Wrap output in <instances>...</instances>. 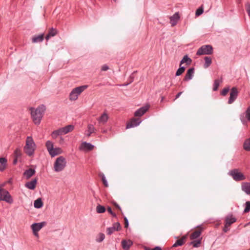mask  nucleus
<instances>
[{
  "label": "nucleus",
  "instance_id": "obj_1",
  "mask_svg": "<svg viewBox=\"0 0 250 250\" xmlns=\"http://www.w3.org/2000/svg\"><path fill=\"white\" fill-rule=\"evenodd\" d=\"M30 110L34 123L36 125H39L45 110V106L44 105H41L36 109L31 107Z\"/></svg>",
  "mask_w": 250,
  "mask_h": 250
},
{
  "label": "nucleus",
  "instance_id": "obj_2",
  "mask_svg": "<svg viewBox=\"0 0 250 250\" xmlns=\"http://www.w3.org/2000/svg\"><path fill=\"white\" fill-rule=\"evenodd\" d=\"M36 148V145L33 138L31 136H28L26 140V144L24 147L25 153L28 156L33 155Z\"/></svg>",
  "mask_w": 250,
  "mask_h": 250
},
{
  "label": "nucleus",
  "instance_id": "obj_3",
  "mask_svg": "<svg viewBox=\"0 0 250 250\" xmlns=\"http://www.w3.org/2000/svg\"><path fill=\"white\" fill-rule=\"evenodd\" d=\"M88 87L87 85L77 87L74 88L69 94V100L70 101H76L79 96Z\"/></svg>",
  "mask_w": 250,
  "mask_h": 250
},
{
  "label": "nucleus",
  "instance_id": "obj_4",
  "mask_svg": "<svg viewBox=\"0 0 250 250\" xmlns=\"http://www.w3.org/2000/svg\"><path fill=\"white\" fill-rule=\"evenodd\" d=\"M66 165V159L63 156L57 158L54 164V171L60 172L64 169Z\"/></svg>",
  "mask_w": 250,
  "mask_h": 250
},
{
  "label": "nucleus",
  "instance_id": "obj_5",
  "mask_svg": "<svg viewBox=\"0 0 250 250\" xmlns=\"http://www.w3.org/2000/svg\"><path fill=\"white\" fill-rule=\"evenodd\" d=\"M213 53V48L210 45H204L200 47L196 52V55H211Z\"/></svg>",
  "mask_w": 250,
  "mask_h": 250
},
{
  "label": "nucleus",
  "instance_id": "obj_6",
  "mask_svg": "<svg viewBox=\"0 0 250 250\" xmlns=\"http://www.w3.org/2000/svg\"><path fill=\"white\" fill-rule=\"evenodd\" d=\"M229 174L235 181H241L246 179V176L238 169H233L229 171Z\"/></svg>",
  "mask_w": 250,
  "mask_h": 250
},
{
  "label": "nucleus",
  "instance_id": "obj_7",
  "mask_svg": "<svg viewBox=\"0 0 250 250\" xmlns=\"http://www.w3.org/2000/svg\"><path fill=\"white\" fill-rule=\"evenodd\" d=\"M0 201H4L9 204H11L13 202L9 192L3 188L0 189Z\"/></svg>",
  "mask_w": 250,
  "mask_h": 250
},
{
  "label": "nucleus",
  "instance_id": "obj_8",
  "mask_svg": "<svg viewBox=\"0 0 250 250\" xmlns=\"http://www.w3.org/2000/svg\"><path fill=\"white\" fill-rule=\"evenodd\" d=\"M46 224L45 222H42L40 223H34L31 225V228L33 230V234L38 236V231Z\"/></svg>",
  "mask_w": 250,
  "mask_h": 250
},
{
  "label": "nucleus",
  "instance_id": "obj_9",
  "mask_svg": "<svg viewBox=\"0 0 250 250\" xmlns=\"http://www.w3.org/2000/svg\"><path fill=\"white\" fill-rule=\"evenodd\" d=\"M238 95V91L237 88L235 87H233L230 90V97L228 100V104H231L233 103L237 99Z\"/></svg>",
  "mask_w": 250,
  "mask_h": 250
},
{
  "label": "nucleus",
  "instance_id": "obj_10",
  "mask_svg": "<svg viewBox=\"0 0 250 250\" xmlns=\"http://www.w3.org/2000/svg\"><path fill=\"white\" fill-rule=\"evenodd\" d=\"M121 227L119 222L113 224L112 227L107 228L106 233L107 235H110L115 231H119L121 229Z\"/></svg>",
  "mask_w": 250,
  "mask_h": 250
},
{
  "label": "nucleus",
  "instance_id": "obj_11",
  "mask_svg": "<svg viewBox=\"0 0 250 250\" xmlns=\"http://www.w3.org/2000/svg\"><path fill=\"white\" fill-rule=\"evenodd\" d=\"M246 119L244 117V114L240 115V120L243 125L247 124V121L250 122V105L247 108L245 112Z\"/></svg>",
  "mask_w": 250,
  "mask_h": 250
},
{
  "label": "nucleus",
  "instance_id": "obj_12",
  "mask_svg": "<svg viewBox=\"0 0 250 250\" xmlns=\"http://www.w3.org/2000/svg\"><path fill=\"white\" fill-rule=\"evenodd\" d=\"M141 122L139 118H132L126 125V128L133 127L138 125Z\"/></svg>",
  "mask_w": 250,
  "mask_h": 250
},
{
  "label": "nucleus",
  "instance_id": "obj_13",
  "mask_svg": "<svg viewBox=\"0 0 250 250\" xmlns=\"http://www.w3.org/2000/svg\"><path fill=\"white\" fill-rule=\"evenodd\" d=\"M149 108V105H148L140 108L135 112L134 116L135 117H141L148 110Z\"/></svg>",
  "mask_w": 250,
  "mask_h": 250
},
{
  "label": "nucleus",
  "instance_id": "obj_14",
  "mask_svg": "<svg viewBox=\"0 0 250 250\" xmlns=\"http://www.w3.org/2000/svg\"><path fill=\"white\" fill-rule=\"evenodd\" d=\"M75 127L72 125H67L64 127L60 128L62 135H65L69 132L72 131Z\"/></svg>",
  "mask_w": 250,
  "mask_h": 250
},
{
  "label": "nucleus",
  "instance_id": "obj_15",
  "mask_svg": "<svg viewBox=\"0 0 250 250\" xmlns=\"http://www.w3.org/2000/svg\"><path fill=\"white\" fill-rule=\"evenodd\" d=\"M37 183V179L35 178L32 180L31 181L27 182L25 186L26 188L29 189L34 190L36 188V185Z\"/></svg>",
  "mask_w": 250,
  "mask_h": 250
},
{
  "label": "nucleus",
  "instance_id": "obj_16",
  "mask_svg": "<svg viewBox=\"0 0 250 250\" xmlns=\"http://www.w3.org/2000/svg\"><path fill=\"white\" fill-rule=\"evenodd\" d=\"M194 73V68L193 67L190 68L187 72V73L184 78V81H188L191 80L193 76Z\"/></svg>",
  "mask_w": 250,
  "mask_h": 250
},
{
  "label": "nucleus",
  "instance_id": "obj_17",
  "mask_svg": "<svg viewBox=\"0 0 250 250\" xmlns=\"http://www.w3.org/2000/svg\"><path fill=\"white\" fill-rule=\"evenodd\" d=\"M170 22L172 26H175L178 21L180 19V16L178 12H176L172 16L170 17Z\"/></svg>",
  "mask_w": 250,
  "mask_h": 250
},
{
  "label": "nucleus",
  "instance_id": "obj_18",
  "mask_svg": "<svg viewBox=\"0 0 250 250\" xmlns=\"http://www.w3.org/2000/svg\"><path fill=\"white\" fill-rule=\"evenodd\" d=\"M94 146L90 143L83 142L81 145L80 149L85 150H91L93 149Z\"/></svg>",
  "mask_w": 250,
  "mask_h": 250
},
{
  "label": "nucleus",
  "instance_id": "obj_19",
  "mask_svg": "<svg viewBox=\"0 0 250 250\" xmlns=\"http://www.w3.org/2000/svg\"><path fill=\"white\" fill-rule=\"evenodd\" d=\"M35 170L32 168H29L28 169L26 170L23 172V176L26 178V179H29L32 176H33L35 174Z\"/></svg>",
  "mask_w": 250,
  "mask_h": 250
},
{
  "label": "nucleus",
  "instance_id": "obj_20",
  "mask_svg": "<svg viewBox=\"0 0 250 250\" xmlns=\"http://www.w3.org/2000/svg\"><path fill=\"white\" fill-rule=\"evenodd\" d=\"M187 238V235L183 236L181 239L177 240L175 243L173 245L172 247H177L178 246H181L186 242Z\"/></svg>",
  "mask_w": 250,
  "mask_h": 250
},
{
  "label": "nucleus",
  "instance_id": "obj_21",
  "mask_svg": "<svg viewBox=\"0 0 250 250\" xmlns=\"http://www.w3.org/2000/svg\"><path fill=\"white\" fill-rule=\"evenodd\" d=\"M58 33L57 30L54 28H51L49 29L48 34L46 35L45 37V39L46 41H48L51 37H54L56 36Z\"/></svg>",
  "mask_w": 250,
  "mask_h": 250
},
{
  "label": "nucleus",
  "instance_id": "obj_22",
  "mask_svg": "<svg viewBox=\"0 0 250 250\" xmlns=\"http://www.w3.org/2000/svg\"><path fill=\"white\" fill-rule=\"evenodd\" d=\"M122 245L124 250H128L130 246L132 245V242L130 240H123L122 241Z\"/></svg>",
  "mask_w": 250,
  "mask_h": 250
},
{
  "label": "nucleus",
  "instance_id": "obj_23",
  "mask_svg": "<svg viewBox=\"0 0 250 250\" xmlns=\"http://www.w3.org/2000/svg\"><path fill=\"white\" fill-rule=\"evenodd\" d=\"M202 230H203L202 228H200V229L195 230L190 235V239L194 240V239L198 238L200 236Z\"/></svg>",
  "mask_w": 250,
  "mask_h": 250
},
{
  "label": "nucleus",
  "instance_id": "obj_24",
  "mask_svg": "<svg viewBox=\"0 0 250 250\" xmlns=\"http://www.w3.org/2000/svg\"><path fill=\"white\" fill-rule=\"evenodd\" d=\"M44 39V34H42L39 35L34 36L32 39V42L33 43L41 42L43 41Z\"/></svg>",
  "mask_w": 250,
  "mask_h": 250
},
{
  "label": "nucleus",
  "instance_id": "obj_25",
  "mask_svg": "<svg viewBox=\"0 0 250 250\" xmlns=\"http://www.w3.org/2000/svg\"><path fill=\"white\" fill-rule=\"evenodd\" d=\"M62 150L61 148L59 147L53 148L52 150L49 152V154L52 157H54L59 154H61Z\"/></svg>",
  "mask_w": 250,
  "mask_h": 250
},
{
  "label": "nucleus",
  "instance_id": "obj_26",
  "mask_svg": "<svg viewBox=\"0 0 250 250\" xmlns=\"http://www.w3.org/2000/svg\"><path fill=\"white\" fill-rule=\"evenodd\" d=\"M242 189L247 194L250 195V183H243L242 184Z\"/></svg>",
  "mask_w": 250,
  "mask_h": 250
},
{
  "label": "nucleus",
  "instance_id": "obj_27",
  "mask_svg": "<svg viewBox=\"0 0 250 250\" xmlns=\"http://www.w3.org/2000/svg\"><path fill=\"white\" fill-rule=\"evenodd\" d=\"M236 219L233 217L232 215L228 216L226 218L225 222L226 224L229 227L233 223L235 222Z\"/></svg>",
  "mask_w": 250,
  "mask_h": 250
},
{
  "label": "nucleus",
  "instance_id": "obj_28",
  "mask_svg": "<svg viewBox=\"0 0 250 250\" xmlns=\"http://www.w3.org/2000/svg\"><path fill=\"white\" fill-rule=\"evenodd\" d=\"M108 116L106 113H104L98 119L100 123L105 124L107 122Z\"/></svg>",
  "mask_w": 250,
  "mask_h": 250
},
{
  "label": "nucleus",
  "instance_id": "obj_29",
  "mask_svg": "<svg viewBox=\"0 0 250 250\" xmlns=\"http://www.w3.org/2000/svg\"><path fill=\"white\" fill-rule=\"evenodd\" d=\"M192 60L189 58L187 55H185L180 62V65L181 66L184 63H186L187 65L190 64Z\"/></svg>",
  "mask_w": 250,
  "mask_h": 250
},
{
  "label": "nucleus",
  "instance_id": "obj_30",
  "mask_svg": "<svg viewBox=\"0 0 250 250\" xmlns=\"http://www.w3.org/2000/svg\"><path fill=\"white\" fill-rule=\"evenodd\" d=\"M96 130V128L94 127L93 125L89 124L87 125V132L88 133L86 134V136L88 137L90 136L91 134L94 133Z\"/></svg>",
  "mask_w": 250,
  "mask_h": 250
},
{
  "label": "nucleus",
  "instance_id": "obj_31",
  "mask_svg": "<svg viewBox=\"0 0 250 250\" xmlns=\"http://www.w3.org/2000/svg\"><path fill=\"white\" fill-rule=\"evenodd\" d=\"M62 133L61 132V130L60 128H59L58 129L55 130L53 131L52 133L51 134V136L52 138L56 139L57 138L58 136L62 135Z\"/></svg>",
  "mask_w": 250,
  "mask_h": 250
},
{
  "label": "nucleus",
  "instance_id": "obj_32",
  "mask_svg": "<svg viewBox=\"0 0 250 250\" xmlns=\"http://www.w3.org/2000/svg\"><path fill=\"white\" fill-rule=\"evenodd\" d=\"M244 149L248 151H250V137L246 139L243 144Z\"/></svg>",
  "mask_w": 250,
  "mask_h": 250
},
{
  "label": "nucleus",
  "instance_id": "obj_33",
  "mask_svg": "<svg viewBox=\"0 0 250 250\" xmlns=\"http://www.w3.org/2000/svg\"><path fill=\"white\" fill-rule=\"evenodd\" d=\"M34 207L37 208H40L43 206V203L41 198H38L35 201L34 204Z\"/></svg>",
  "mask_w": 250,
  "mask_h": 250
},
{
  "label": "nucleus",
  "instance_id": "obj_34",
  "mask_svg": "<svg viewBox=\"0 0 250 250\" xmlns=\"http://www.w3.org/2000/svg\"><path fill=\"white\" fill-rule=\"evenodd\" d=\"M204 60L205 62L204 65V68H207L211 64L212 62L211 59L209 57H205Z\"/></svg>",
  "mask_w": 250,
  "mask_h": 250
},
{
  "label": "nucleus",
  "instance_id": "obj_35",
  "mask_svg": "<svg viewBox=\"0 0 250 250\" xmlns=\"http://www.w3.org/2000/svg\"><path fill=\"white\" fill-rule=\"evenodd\" d=\"M45 146L46 148L49 152L52 150V149L54 148L53 143L50 141H47L45 143Z\"/></svg>",
  "mask_w": 250,
  "mask_h": 250
},
{
  "label": "nucleus",
  "instance_id": "obj_36",
  "mask_svg": "<svg viewBox=\"0 0 250 250\" xmlns=\"http://www.w3.org/2000/svg\"><path fill=\"white\" fill-rule=\"evenodd\" d=\"M96 211L98 213H102L105 211V208L103 206L98 205L96 207Z\"/></svg>",
  "mask_w": 250,
  "mask_h": 250
},
{
  "label": "nucleus",
  "instance_id": "obj_37",
  "mask_svg": "<svg viewBox=\"0 0 250 250\" xmlns=\"http://www.w3.org/2000/svg\"><path fill=\"white\" fill-rule=\"evenodd\" d=\"M221 81L218 80L216 79L214 80V83H213V91H217L218 90L219 84L220 83Z\"/></svg>",
  "mask_w": 250,
  "mask_h": 250
},
{
  "label": "nucleus",
  "instance_id": "obj_38",
  "mask_svg": "<svg viewBox=\"0 0 250 250\" xmlns=\"http://www.w3.org/2000/svg\"><path fill=\"white\" fill-rule=\"evenodd\" d=\"M185 70V67L180 65L179 68L177 70L175 75L178 76L181 75Z\"/></svg>",
  "mask_w": 250,
  "mask_h": 250
},
{
  "label": "nucleus",
  "instance_id": "obj_39",
  "mask_svg": "<svg viewBox=\"0 0 250 250\" xmlns=\"http://www.w3.org/2000/svg\"><path fill=\"white\" fill-rule=\"evenodd\" d=\"M201 243V240L199 239L191 242L190 244L192 245L193 247L198 248L200 246Z\"/></svg>",
  "mask_w": 250,
  "mask_h": 250
},
{
  "label": "nucleus",
  "instance_id": "obj_40",
  "mask_svg": "<svg viewBox=\"0 0 250 250\" xmlns=\"http://www.w3.org/2000/svg\"><path fill=\"white\" fill-rule=\"evenodd\" d=\"M246 207L244 210V213H247L250 211V201L246 202Z\"/></svg>",
  "mask_w": 250,
  "mask_h": 250
},
{
  "label": "nucleus",
  "instance_id": "obj_41",
  "mask_svg": "<svg viewBox=\"0 0 250 250\" xmlns=\"http://www.w3.org/2000/svg\"><path fill=\"white\" fill-rule=\"evenodd\" d=\"M101 178H102V182H103V184L104 185V186L105 187H107L108 186V185L107 182V181L106 180L105 177L104 176V174H102L101 175Z\"/></svg>",
  "mask_w": 250,
  "mask_h": 250
},
{
  "label": "nucleus",
  "instance_id": "obj_42",
  "mask_svg": "<svg viewBox=\"0 0 250 250\" xmlns=\"http://www.w3.org/2000/svg\"><path fill=\"white\" fill-rule=\"evenodd\" d=\"M105 238L104 234L103 233H100L98 235V238H97L96 240L98 242H102Z\"/></svg>",
  "mask_w": 250,
  "mask_h": 250
},
{
  "label": "nucleus",
  "instance_id": "obj_43",
  "mask_svg": "<svg viewBox=\"0 0 250 250\" xmlns=\"http://www.w3.org/2000/svg\"><path fill=\"white\" fill-rule=\"evenodd\" d=\"M229 90V87H225L222 90V91L221 92V94L222 96H225L227 94V93H228Z\"/></svg>",
  "mask_w": 250,
  "mask_h": 250
},
{
  "label": "nucleus",
  "instance_id": "obj_44",
  "mask_svg": "<svg viewBox=\"0 0 250 250\" xmlns=\"http://www.w3.org/2000/svg\"><path fill=\"white\" fill-rule=\"evenodd\" d=\"M21 156V152L20 149H16L14 151V157L19 158Z\"/></svg>",
  "mask_w": 250,
  "mask_h": 250
},
{
  "label": "nucleus",
  "instance_id": "obj_45",
  "mask_svg": "<svg viewBox=\"0 0 250 250\" xmlns=\"http://www.w3.org/2000/svg\"><path fill=\"white\" fill-rule=\"evenodd\" d=\"M204 12L203 8L201 7L199 8L196 11L195 14L196 16H199L201 15Z\"/></svg>",
  "mask_w": 250,
  "mask_h": 250
},
{
  "label": "nucleus",
  "instance_id": "obj_46",
  "mask_svg": "<svg viewBox=\"0 0 250 250\" xmlns=\"http://www.w3.org/2000/svg\"><path fill=\"white\" fill-rule=\"evenodd\" d=\"M0 163L1 164V165H6V159L3 157L0 158Z\"/></svg>",
  "mask_w": 250,
  "mask_h": 250
},
{
  "label": "nucleus",
  "instance_id": "obj_47",
  "mask_svg": "<svg viewBox=\"0 0 250 250\" xmlns=\"http://www.w3.org/2000/svg\"><path fill=\"white\" fill-rule=\"evenodd\" d=\"M125 221V228H127L128 226V221L126 217L124 218Z\"/></svg>",
  "mask_w": 250,
  "mask_h": 250
},
{
  "label": "nucleus",
  "instance_id": "obj_48",
  "mask_svg": "<svg viewBox=\"0 0 250 250\" xmlns=\"http://www.w3.org/2000/svg\"><path fill=\"white\" fill-rule=\"evenodd\" d=\"M108 69H109L108 66L107 65L105 64V65H104L102 67L101 70L102 71H105L107 70Z\"/></svg>",
  "mask_w": 250,
  "mask_h": 250
},
{
  "label": "nucleus",
  "instance_id": "obj_49",
  "mask_svg": "<svg viewBox=\"0 0 250 250\" xmlns=\"http://www.w3.org/2000/svg\"><path fill=\"white\" fill-rule=\"evenodd\" d=\"M229 226H227L226 224L225 225L224 228H223V231L225 232H227L229 230Z\"/></svg>",
  "mask_w": 250,
  "mask_h": 250
},
{
  "label": "nucleus",
  "instance_id": "obj_50",
  "mask_svg": "<svg viewBox=\"0 0 250 250\" xmlns=\"http://www.w3.org/2000/svg\"><path fill=\"white\" fill-rule=\"evenodd\" d=\"M146 250H162L160 247H156L153 249L146 248Z\"/></svg>",
  "mask_w": 250,
  "mask_h": 250
},
{
  "label": "nucleus",
  "instance_id": "obj_51",
  "mask_svg": "<svg viewBox=\"0 0 250 250\" xmlns=\"http://www.w3.org/2000/svg\"><path fill=\"white\" fill-rule=\"evenodd\" d=\"M113 205L117 208H118L120 211H122V209L121 208H120V207L119 206V205L116 202H114L113 203Z\"/></svg>",
  "mask_w": 250,
  "mask_h": 250
},
{
  "label": "nucleus",
  "instance_id": "obj_52",
  "mask_svg": "<svg viewBox=\"0 0 250 250\" xmlns=\"http://www.w3.org/2000/svg\"><path fill=\"white\" fill-rule=\"evenodd\" d=\"M6 167V165H1L0 166V171H3Z\"/></svg>",
  "mask_w": 250,
  "mask_h": 250
},
{
  "label": "nucleus",
  "instance_id": "obj_53",
  "mask_svg": "<svg viewBox=\"0 0 250 250\" xmlns=\"http://www.w3.org/2000/svg\"><path fill=\"white\" fill-rule=\"evenodd\" d=\"M182 92H178L177 95H176L175 96V98L174 99V100H175L176 99H178L180 96L182 94Z\"/></svg>",
  "mask_w": 250,
  "mask_h": 250
},
{
  "label": "nucleus",
  "instance_id": "obj_54",
  "mask_svg": "<svg viewBox=\"0 0 250 250\" xmlns=\"http://www.w3.org/2000/svg\"><path fill=\"white\" fill-rule=\"evenodd\" d=\"M107 211L111 214H112L113 213V211L112 210V209L110 207H108L107 208Z\"/></svg>",
  "mask_w": 250,
  "mask_h": 250
},
{
  "label": "nucleus",
  "instance_id": "obj_55",
  "mask_svg": "<svg viewBox=\"0 0 250 250\" xmlns=\"http://www.w3.org/2000/svg\"><path fill=\"white\" fill-rule=\"evenodd\" d=\"M18 158L14 157V159L13 160V163L14 165H16L17 163Z\"/></svg>",
  "mask_w": 250,
  "mask_h": 250
},
{
  "label": "nucleus",
  "instance_id": "obj_56",
  "mask_svg": "<svg viewBox=\"0 0 250 250\" xmlns=\"http://www.w3.org/2000/svg\"><path fill=\"white\" fill-rule=\"evenodd\" d=\"M111 214L112 215L113 217H117V215H116V214L114 212H113V213Z\"/></svg>",
  "mask_w": 250,
  "mask_h": 250
},
{
  "label": "nucleus",
  "instance_id": "obj_57",
  "mask_svg": "<svg viewBox=\"0 0 250 250\" xmlns=\"http://www.w3.org/2000/svg\"><path fill=\"white\" fill-rule=\"evenodd\" d=\"M164 97H162L161 101H163V100H164Z\"/></svg>",
  "mask_w": 250,
  "mask_h": 250
},
{
  "label": "nucleus",
  "instance_id": "obj_58",
  "mask_svg": "<svg viewBox=\"0 0 250 250\" xmlns=\"http://www.w3.org/2000/svg\"><path fill=\"white\" fill-rule=\"evenodd\" d=\"M114 1H116L117 0H113Z\"/></svg>",
  "mask_w": 250,
  "mask_h": 250
},
{
  "label": "nucleus",
  "instance_id": "obj_59",
  "mask_svg": "<svg viewBox=\"0 0 250 250\" xmlns=\"http://www.w3.org/2000/svg\"><path fill=\"white\" fill-rule=\"evenodd\" d=\"M250 250V249L249 250Z\"/></svg>",
  "mask_w": 250,
  "mask_h": 250
}]
</instances>
